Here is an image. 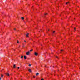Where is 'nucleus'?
<instances>
[{
    "instance_id": "f257e3e1",
    "label": "nucleus",
    "mask_w": 80,
    "mask_h": 80,
    "mask_svg": "<svg viewBox=\"0 0 80 80\" xmlns=\"http://www.w3.org/2000/svg\"><path fill=\"white\" fill-rule=\"evenodd\" d=\"M30 52H26V55H30Z\"/></svg>"
},
{
    "instance_id": "f03ea898",
    "label": "nucleus",
    "mask_w": 80,
    "mask_h": 80,
    "mask_svg": "<svg viewBox=\"0 0 80 80\" xmlns=\"http://www.w3.org/2000/svg\"><path fill=\"white\" fill-rule=\"evenodd\" d=\"M5 74L6 75H7V76H8V77L10 76V74H9V73H6Z\"/></svg>"
},
{
    "instance_id": "7ed1b4c3",
    "label": "nucleus",
    "mask_w": 80,
    "mask_h": 80,
    "mask_svg": "<svg viewBox=\"0 0 80 80\" xmlns=\"http://www.w3.org/2000/svg\"><path fill=\"white\" fill-rule=\"evenodd\" d=\"M34 55H35L36 56H37L38 55V53H37L35 52L34 53Z\"/></svg>"
},
{
    "instance_id": "20e7f679",
    "label": "nucleus",
    "mask_w": 80,
    "mask_h": 80,
    "mask_svg": "<svg viewBox=\"0 0 80 80\" xmlns=\"http://www.w3.org/2000/svg\"><path fill=\"white\" fill-rule=\"evenodd\" d=\"M28 35H29V33H27L26 34V36L27 37H28Z\"/></svg>"
},
{
    "instance_id": "39448f33",
    "label": "nucleus",
    "mask_w": 80,
    "mask_h": 80,
    "mask_svg": "<svg viewBox=\"0 0 80 80\" xmlns=\"http://www.w3.org/2000/svg\"><path fill=\"white\" fill-rule=\"evenodd\" d=\"M13 67L14 68H15V67H16V65L15 64H13Z\"/></svg>"
},
{
    "instance_id": "423d86ee",
    "label": "nucleus",
    "mask_w": 80,
    "mask_h": 80,
    "mask_svg": "<svg viewBox=\"0 0 80 80\" xmlns=\"http://www.w3.org/2000/svg\"><path fill=\"white\" fill-rule=\"evenodd\" d=\"M28 70L29 72H32V70H31V69H29Z\"/></svg>"
},
{
    "instance_id": "0eeeda50",
    "label": "nucleus",
    "mask_w": 80,
    "mask_h": 80,
    "mask_svg": "<svg viewBox=\"0 0 80 80\" xmlns=\"http://www.w3.org/2000/svg\"><path fill=\"white\" fill-rule=\"evenodd\" d=\"M38 75H39V73H37L36 74V76H38Z\"/></svg>"
},
{
    "instance_id": "6e6552de",
    "label": "nucleus",
    "mask_w": 80,
    "mask_h": 80,
    "mask_svg": "<svg viewBox=\"0 0 80 80\" xmlns=\"http://www.w3.org/2000/svg\"><path fill=\"white\" fill-rule=\"evenodd\" d=\"M24 59H27V57H26V56H24Z\"/></svg>"
},
{
    "instance_id": "1a4fd4ad",
    "label": "nucleus",
    "mask_w": 80,
    "mask_h": 80,
    "mask_svg": "<svg viewBox=\"0 0 80 80\" xmlns=\"http://www.w3.org/2000/svg\"><path fill=\"white\" fill-rule=\"evenodd\" d=\"M21 19H22V20H24V18L23 17H22L21 18Z\"/></svg>"
},
{
    "instance_id": "9d476101",
    "label": "nucleus",
    "mask_w": 80,
    "mask_h": 80,
    "mask_svg": "<svg viewBox=\"0 0 80 80\" xmlns=\"http://www.w3.org/2000/svg\"><path fill=\"white\" fill-rule=\"evenodd\" d=\"M28 66H29V67H31V64H29L28 65Z\"/></svg>"
},
{
    "instance_id": "9b49d317",
    "label": "nucleus",
    "mask_w": 80,
    "mask_h": 80,
    "mask_svg": "<svg viewBox=\"0 0 80 80\" xmlns=\"http://www.w3.org/2000/svg\"><path fill=\"white\" fill-rule=\"evenodd\" d=\"M32 51H33V50H32V49H31V50H30V52H32Z\"/></svg>"
},
{
    "instance_id": "f8f14e48",
    "label": "nucleus",
    "mask_w": 80,
    "mask_h": 80,
    "mask_svg": "<svg viewBox=\"0 0 80 80\" xmlns=\"http://www.w3.org/2000/svg\"><path fill=\"white\" fill-rule=\"evenodd\" d=\"M48 14V13H45L44 14V15H47Z\"/></svg>"
},
{
    "instance_id": "ddd939ff",
    "label": "nucleus",
    "mask_w": 80,
    "mask_h": 80,
    "mask_svg": "<svg viewBox=\"0 0 80 80\" xmlns=\"http://www.w3.org/2000/svg\"><path fill=\"white\" fill-rule=\"evenodd\" d=\"M55 31H53L52 33H55Z\"/></svg>"
},
{
    "instance_id": "4468645a",
    "label": "nucleus",
    "mask_w": 80,
    "mask_h": 80,
    "mask_svg": "<svg viewBox=\"0 0 80 80\" xmlns=\"http://www.w3.org/2000/svg\"><path fill=\"white\" fill-rule=\"evenodd\" d=\"M17 43H19V42H18V40Z\"/></svg>"
},
{
    "instance_id": "2eb2a0df",
    "label": "nucleus",
    "mask_w": 80,
    "mask_h": 80,
    "mask_svg": "<svg viewBox=\"0 0 80 80\" xmlns=\"http://www.w3.org/2000/svg\"><path fill=\"white\" fill-rule=\"evenodd\" d=\"M14 30H16V28H14Z\"/></svg>"
},
{
    "instance_id": "dca6fc26",
    "label": "nucleus",
    "mask_w": 80,
    "mask_h": 80,
    "mask_svg": "<svg viewBox=\"0 0 80 80\" xmlns=\"http://www.w3.org/2000/svg\"><path fill=\"white\" fill-rule=\"evenodd\" d=\"M74 30H76V28L75 27L74 28Z\"/></svg>"
},
{
    "instance_id": "f3484780",
    "label": "nucleus",
    "mask_w": 80,
    "mask_h": 80,
    "mask_svg": "<svg viewBox=\"0 0 80 80\" xmlns=\"http://www.w3.org/2000/svg\"><path fill=\"white\" fill-rule=\"evenodd\" d=\"M26 20L27 22V21L28 20V19L27 18H26Z\"/></svg>"
},
{
    "instance_id": "a211bd4d",
    "label": "nucleus",
    "mask_w": 80,
    "mask_h": 80,
    "mask_svg": "<svg viewBox=\"0 0 80 80\" xmlns=\"http://www.w3.org/2000/svg\"><path fill=\"white\" fill-rule=\"evenodd\" d=\"M21 58H23V56H21Z\"/></svg>"
},
{
    "instance_id": "6ab92c4d",
    "label": "nucleus",
    "mask_w": 80,
    "mask_h": 80,
    "mask_svg": "<svg viewBox=\"0 0 80 80\" xmlns=\"http://www.w3.org/2000/svg\"><path fill=\"white\" fill-rule=\"evenodd\" d=\"M18 69H19V68H20V67H18Z\"/></svg>"
},
{
    "instance_id": "aec40b11",
    "label": "nucleus",
    "mask_w": 80,
    "mask_h": 80,
    "mask_svg": "<svg viewBox=\"0 0 80 80\" xmlns=\"http://www.w3.org/2000/svg\"><path fill=\"white\" fill-rule=\"evenodd\" d=\"M3 77V76L2 75H1V77Z\"/></svg>"
},
{
    "instance_id": "412c9836",
    "label": "nucleus",
    "mask_w": 80,
    "mask_h": 80,
    "mask_svg": "<svg viewBox=\"0 0 80 80\" xmlns=\"http://www.w3.org/2000/svg\"><path fill=\"white\" fill-rule=\"evenodd\" d=\"M66 5H67V4H68V3H67V2L66 3Z\"/></svg>"
},
{
    "instance_id": "4be33fe9",
    "label": "nucleus",
    "mask_w": 80,
    "mask_h": 80,
    "mask_svg": "<svg viewBox=\"0 0 80 80\" xmlns=\"http://www.w3.org/2000/svg\"><path fill=\"white\" fill-rule=\"evenodd\" d=\"M33 78H35V76H33Z\"/></svg>"
},
{
    "instance_id": "5701e85b",
    "label": "nucleus",
    "mask_w": 80,
    "mask_h": 80,
    "mask_svg": "<svg viewBox=\"0 0 80 80\" xmlns=\"http://www.w3.org/2000/svg\"><path fill=\"white\" fill-rule=\"evenodd\" d=\"M61 51H63V50H61Z\"/></svg>"
},
{
    "instance_id": "b1692460",
    "label": "nucleus",
    "mask_w": 80,
    "mask_h": 80,
    "mask_svg": "<svg viewBox=\"0 0 80 80\" xmlns=\"http://www.w3.org/2000/svg\"><path fill=\"white\" fill-rule=\"evenodd\" d=\"M44 80V79H43L42 78V79H41V80Z\"/></svg>"
},
{
    "instance_id": "393cba45",
    "label": "nucleus",
    "mask_w": 80,
    "mask_h": 80,
    "mask_svg": "<svg viewBox=\"0 0 80 80\" xmlns=\"http://www.w3.org/2000/svg\"><path fill=\"white\" fill-rule=\"evenodd\" d=\"M68 3H69L70 2H67Z\"/></svg>"
},
{
    "instance_id": "a878e982",
    "label": "nucleus",
    "mask_w": 80,
    "mask_h": 80,
    "mask_svg": "<svg viewBox=\"0 0 80 80\" xmlns=\"http://www.w3.org/2000/svg\"><path fill=\"white\" fill-rule=\"evenodd\" d=\"M56 58H58V56H56Z\"/></svg>"
},
{
    "instance_id": "bb28decb",
    "label": "nucleus",
    "mask_w": 80,
    "mask_h": 80,
    "mask_svg": "<svg viewBox=\"0 0 80 80\" xmlns=\"http://www.w3.org/2000/svg\"><path fill=\"white\" fill-rule=\"evenodd\" d=\"M24 42H26V41H25V40H24Z\"/></svg>"
},
{
    "instance_id": "cd10ccee",
    "label": "nucleus",
    "mask_w": 80,
    "mask_h": 80,
    "mask_svg": "<svg viewBox=\"0 0 80 80\" xmlns=\"http://www.w3.org/2000/svg\"><path fill=\"white\" fill-rule=\"evenodd\" d=\"M0 80H1V78H0Z\"/></svg>"
},
{
    "instance_id": "c85d7f7f",
    "label": "nucleus",
    "mask_w": 80,
    "mask_h": 80,
    "mask_svg": "<svg viewBox=\"0 0 80 80\" xmlns=\"http://www.w3.org/2000/svg\"><path fill=\"white\" fill-rule=\"evenodd\" d=\"M49 29H48V31H49Z\"/></svg>"
},
{
    "instance_id": "c756f323",
    "label": "nucleus",
    "mask_w": 80,
    "mask_h": 80,
    "mask_svg": "<svg viewBox=\"0 0 80 80\" xmlns=\"http://www.w3.org/2000/svg\"><path fill=\"white\" fill-rule=\"evenodd\" d=\"M45 67H46V66H45Z\"/></svg>"
},
{
    "instance_id": "7c9ffc66",
    "label": "nucleus",
    "mask_w": 80,
    "mask_h": 80,
    "mask_svg": "<svg viewBox=\"0 0 80 80\" xmlns=\"http://www.w3.org/2000/svg\"><path fill=\"white\" fill-rule=\"evenodd\" d=\"M22 80V79H21V80Z\"/></svg>"
},
{
    "instance_id": "2f4dec72",
    "label": "nucleus",
    "mask_w": 80,
    "mask_h": 80,
    "mask_svg": "<svg viewBox=\"0 0 80 80\" xmlns=\"http://www.w3.org/2000/svg\"><path fill=\"white\" fill-rule=\"evenodd\" d=\"M15 79H16V78H15Z\"/></svg>"
}]
</instances>
